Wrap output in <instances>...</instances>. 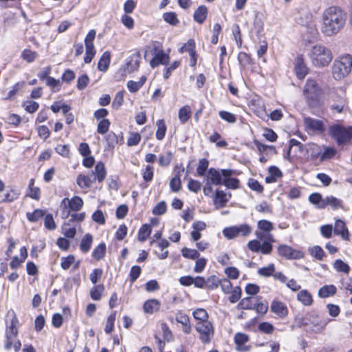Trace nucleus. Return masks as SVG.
<instances>
[{
  "mask_svg": "<svg viewBox=\"0 0 352 352\" xmlns=\"http://www.w3.org/2000/svg\"><path fill=\"white\" fill-rule=\"evenodd\" d=\"M346 19V13L340 8L329 7L322 13V32L329 36L337 34L344 27Z\"/></svg>",
  "mask_w": 352,
  "mask_h": 352,
  "instance_id": "f257e3e1",
  "label": "nucleus"
},
{
  "mask_svg": "<svg viewBox=\"0 0 352 352\" xmlns=\"http://www.w3.org/2000/svg\"><path fill=\"white\" fill-rule=\"evenodd\" d=\"M302 95L309 107H319L323 102V89L313 78H308L306 80L302 89Z\"/></svg>",
  "mask_w": 352,
  "mask_h": 352,
  "instance_id": "f03ea898",
  "label": "nucleus"
},
{
  "mask_svg": "<svg viewBox=\"0 0 352 352\" xmlns=\"http://www.w3.org/2000/svg\"><path fill=\"white\" fill-rule=\"evenodd\" d=\"M327 98L332 111L340 113L348 107L346 87L345 86L329 88Z\"/></svg>",
  "mask_w": 352,
  "mask_h": 352,
  "instance_id": "7ed1b4c3",
  "label": "nucleus"
},
{
  "mask_svg": "<svg viewBox=\"0 0 352 352\" xmlns=\"http://www.w3.org/2000/svg\"><path fill=\"white\" fill-rule=\"evenodd\" d=\"M330 320L324 318L316 312H310L300 319L299 326L307 332L320 333L323 331Z\"/></svg>",
  "mask_w": 352,
  "mask_h": 352,
  "instance_id": "20e7f679",
  "label": "nucleus"
},
{
  "mask_svg": "<svg viewBox=\"0 0 352 352\" xmlns=\"http://www.w3.org/2000/svg\"><path fill=\"white\" fill-rule=\"evenodd\" d=\"M309 57L312 65L318 67L328 65L333 58L331 50L322 45L313 46L309 53Z\"/></svg>",
  "mask_w": 352,
  "mask_h": 352,
  "instance_id": "39448f33",
  "label": "nucleus"
},
{
  "mask_svg": "<svg viewBox=\"0 0 352 352\" xmlns=\"http://www.w3.org/2000/svg\"><path fill=\"white\" fill-rule=\"evenodd\" d=\"M352 67V57L347 54L336 59L332 66V75L335 80H339L346 77Z\"/></svg>",
  "mask_w": 352,
  "mask_h": 352,
  "instance_id": "423d86ee",
  "label": "nucleus"
},
{
  "mask_svg": "<svg viewBox=\"0 0 352 352\" xmlns=\"http://www.w3.org/2000/svg\"><path fill=\"white\" fill-rule=\"evenodd\" d=\"M329 133L336 140L338 145H342L350 140L349 128H346L340 124L331 126Z\"/></svg>",
  "mask_w": 352,
  "mask_h": 352,
  "instance_id": "0eeeda50",
  "label": "nucleus"
},
{
  "mask_svg": "<svg viewBox=\"0 0 352 352\" xmlns=\"http://www.w3.org/2000/svg\"><path fill=\"white\" fill-rule=\"evenodd\" d=\"M18 324V319L14 316L12 318L10 324L6 327L4 348L7 351L12 349L13 342L17 338L19 333Z\"/></svg>",
  "mask_w": 352,
  "mask_h": 352,
  "instance_id": "6e6552de",
  "label": "nucleus"
},
{
  "mask_svg": "<svg viewBox=\"0 0 352 352\" xmlns=\"http://www.w3.org/2000/svg\"><path fill=\"white\" fill-rule=\"evenodd\" d=\"M195 329L199 333V339L203 343H209L214 336V328L209 320L197 322Z\"/></svg>",
  "mask_w": 352,
  "mask_h": 352,
  "instance_id": "1a4fd4ad",
  "label": "nucleus"
},
{
  "mask_svg": "<svg viewBox=\"0 0 352 352\" xmlns=\"http://www.w3.org/2000/svg\"><path fill=\"white\" fill-rule=\"evenodd\" d=\"M252 232V228L248 224H242L238 226H231L226 228L223 230V235L232 239L239 236H245L249 235Z\"/></svg>",
  "mask_w": 352,
  "mask_h": 352,
  "instance_id": "9d476101",
  "label": "nucleus"
},
{
  "mask_svg": "<svg viewBox=\"0 0 352 352\" xmlns=\"http://www.w3.org/2000/svg\"><path fill=\"white\" fill-rule=\"evenodd\" d=\"M277 253L280 256L287 260L300 259L304 257L303 252L285 244H281L278 247Z\"/></svg>",
  "mask_w": 352,
  "mask_h": 352,
  "instance_id": "9b49d317",
  "label": "nucleus"
},
{
  "mask_svg": "<svg viewBox=\"0 0 352 352\" xmlns=\"http://www.w3.org/2000/svg\"><path fill=\"white\" fill-rule=\"evenodd\" d=\"M66 202H67L69 206V209H66L63 211V214L65 215V217H68L70 214V211H79L83 206V201L81 197L79 196H74L71 199L68 198H65L61 201V206L64 205V207L66 208Z\"/></svg>",
  "mask_w": 352,
  "mask_h": 352,
  "instance_id": "f8f14e48",
  "label": "nucleus"
},
{
  "mask_svg": "<svg viewBox=\"0 0 352 352\" xmlns=\"http://www.w3.org/2000/svg\"><path fill=\"white\" fill-rule=\"evenodd\" d=\"M305 129L314 133H322L324 131L325 128L324 122L321 120L312 118L310 117H305L303 119Z\"/></svg>",
  "mask_w": 352,
  "mask_h": 352,
  "instance_id": "ddd939ff",
  "label": "nucleus"
},
{
  "mask_svg": "<svg viewBox=\"0 0 352 352\" xmlns=\"http://www.w3.org/2000/svg\"><path fill=\"white\" fill-rule=\"evenodd\" d=\"M296 22L300 25L307 28L313 35H315L317 32L315 25L312 21V14L309 12L301 13Z\"/></svg>",
  "mask_w": 352,
  "mask_h": 352,
  "instance_id": "4468645a",
  "label": "nucleus"
},
{
  "mask_svg": "<svg viewBox=\"0 0 352 352\" xmlns=\"http://www.w3.org/2000/svg\"><path fill=\"white\" fill-rule=\"evenodd\" d=\"M234 173V170L232 169H222V175L223 177V182L222 185L226 186L228 188H238L239 185V179L230 177Z\"/></svg>",
  "mask_w": 352,
  "mask_h": 352,
  "instance_id": "2eb2a0df",
  "label": "nucleus"
},
{
  "mask_svg": "<svg viewBox=\"0 0 352 352\" xmlns=\"http://www.w3.org/2000/svg\"><path fill=\"white\" fill-rule=\"evenodd\" d=\"M207 182L216 186L222 185L223 182L222 170L220 172L214 168H210L208 171Z\"/></svg>",
  "mask_w": 352,
  "mask_h": 352,
  "instance_id": "dca6fc26",
  "label": "nucleus"
},
{
  "mask_svg": "<svg viewBox=\"0 0 352 352\" xmlns=\"http://www.w3.org/2000/svg\"><path fill=\"white\" fill-rule=\"evenodd\" d=\"M327 206L331 207L333 210L341 209L343 208V201L333 195L327 196L324 197V201H323L320 207H323L324 209Z\"/></svg>",
  "mask_w": 352,
  "mask_h": 352,
  "instance_id": "f3484780",
  "label": "nucleus"
},
{
  "mask_svg": "<svg viewBox=\"0 0 352 352\" xmlns=\"http://www.w3.org/2000/svg\"><path fill=\"white\" fill-rule=\"evenodd\" d=\"M96 177H94V173H90L88 175H78L76 179L77 184L81 188H87L96 182Z\"/></svg>",
  "mask_w": 352,
  "mask_h": 352,
  "instance_id": "a211bd4d",
  "label": "nucleus"
},
{
  "mask_svg": "<svg viewBox=\"0 0 352 352\" xmlns=\"http://www.w3.org/2000/svg\"><path fill=\"white\" fill-rule=\"evenodd\" d=\"M295 71L299 79H303L308 73V68L305 65L302 56H298L296 59Z\"/></svg>",
  "mask_w": 352,
  "mask_h": 352,
  "instance_id": "6ab92c4d",
  "label": "nucleus"
},
{
  "mask_svg": "<svg viewBox=\"0 0 352 352\" xmlns=\"http://www.w3.org/2000/svg\"><path fill=\"white\" fill-rule=\"evenodd\" d=\"M333 232L336 235H340L343 239L349 240V233L343 221L340 219L336 221Z\"/></svg>",
  "mask_w": 352,
  "mask_h": 352,
  "instance_id": "aec40b11",
  "label": "nucleus"
},
{
  "mask_svg": "<svg viewBox=\"0 0 352 352\" xmlns=\"http://www.w3.org/2000/svg\"><path fill=\"white\" fill-rule=\"evenodd\" d=\"M271 310L280 318H285L288 314L287 306L279 301H273L271 305Z\"/></svg>",
  "mask_w": 352,
  "mask_h": 352,
  "instance_id": "412c9836",
  "label": "nucleus"
},
{
  "mask_svg": "<svg viewBox=\"0 0 352 352\" xmlns=\"http://www.w3.org/2000/svg\"><path fill=\"white\" fill-rule=\"evenodd\" d=\"M169 62V56L163 51L158 52L151 60L150 65L152 67H155L159 65H167Z\"/></svg>",
  "mask_w": 352,
  "mask_h": 352,
  "instance_id": "4be33fe9",
  "label": "nucleus"
},
{
  "mask_svg": "<svg viewBox=\"0 0 352 352\" xmlns=\"http://www.w3.org/2000/svg\"><path fill=\"white\" fill-rule=\"evenodd\" d=\"M160 306L161 303L158 300L151 299L144 302L143 309L145 313L153 314L160 309Z\"/></svg>",
  "mask_w": 352,
  "mask_h": 352,
  "instance_id": "5701e85b",
  "label": "nucleus"
},
{
  "mask_svg": "<svg viewBox=\"0 0 352 352\" xmlns=\"http://www.w3.org/2000/svg\"><path fill=\"white\" fill-rule=\"evenodd\" d=\"M248 336L243 333H237L234 336V342L236 345V349L240 351H246L249 349L248 346H245L244 344L248 341Z\"/></svg>",
  "mask_w": 352,
  "mask_h": 352,
  "instance_id": "b1692460",
  "label": "nucleus"
},
{
  "mask_svg": "<svg viewBox=\"0 0 352 352\" xmlns=\"http://www.w3.org/2000/svg\"><path fill=\"white\" fill-rule=\"evenodd\" d=\"M111 62V53L109 51L104 52L100 57L98 63V69L101 72H105L109 67Z\"/></svg>",
  "mask_w": 352,
  "mask_h": 352,
  "instance_id": "393cba45",
  "label": "nucleus"
},
{
  "mask_svg": "<svg viewBox=\"0 0 352 352\" xmlns=\"http://www.w3.org/2000/svg\"><path fill=\"white\" fill-rule=\"evenodd\" d=\"M91 173H94L96 180H98L99 182L104 181L107 175L104 163L102 162H98L95 166L94 171Z\"/></svg>",
  "mask_w": 352,
  "mask_h": 352,
  "instance_id": "a878e982",
  "label": "nucleus"
},
{
  "mask_svg": "<svg viewBox=\"0 0 352 352\" xmlns=\"http://www.w3.org/2000/svg\"><path fill=\"white\" fill-rule=\"evenodd\" d=\"M208 14V9L205 6H200L195 11L193 18L195 21L199 24H202Z\"/></svg>",
  "mask_w": 352,
  "mask_h": 352,
  "instance_id": "bb28decb",
  "label": "nucleus"
},
{
  "mask_svg": "<svg viewBox=\"0 0 352 352\" xmlns=\"http://www.w3.org/2000/svg\"><path fill=\"white\" fill-rule=\"evenodd\" d=\"M336 291V287L333 285H324L319 289L318 296L320 298H327L333 296Z\"/></svg>",
  "mask_w": 352,
  "mask_h": 352,
  "instance_id": "cd10ccee",
  "label": "nucleus"
},
{
  "mask_svg": "<svg viewBox=\"0 0 352 352\" xmlns=\"http://www.w3.org/2000/svg\"><path fill=\"white\" fill-rule=\"evenodd\" d=\"M298 300L301 302L304 305L309 306L313 302V299L311 294L307 290H301L297 295Z\"/></svg>",
  "mask_w": 352,
  "mask_h": 352,
  "instance_id": "c85d7f7f",
  "label": "nucleus"
},
{
  "mask_svg": "<svg viewBox=\"0 0 352 352\" xmlns=\"http://www.w3.org/2000/svg\"><path fill=\"white\" fill-rule=\"evenodd\" d=\"M303 144L296 139H291L289 140V146L287 152V155H289L292 151L295 153V155L302 153L303 152Z\"/></svg>",
  "mask_w": 352,
  "mask_h": 352,
  "instance_id": "c756f323",
  "label": "nucleus"
},
{
  "mask_svg": "<svg viewBox=\"0 0 352 352\" xmlns=\"http://www.w3.org/2000/svg\"><path fill=\"white\" fill-rule=\"evenodd\" d=\"M93 243V237L90 234H86L84 237L82 239L80 249L84 252L87 253L89 251L91 244Z\"/></svg>",
  "mask_w": 352,
  "mask_h": 352,
  "instance_id": "7c9ffc66",
  "label": "nucleus"
},
{
  "mask_svg": "<svg viewBox=\"0 0 352 352\" xmlns=\"http://www.w3.org/2000/svg\"><path fill=\"white\" fill-rule=\"evenodd\" d=\"M157 129L155 133V137L158 140H162L166 135V126L163 119L158 120L156 122Z\"/></svg>",
  "mask_w": 352,
  "mask_h": 352,
  "instance_id": "2f4dec72",
  "label": "nucleus"
},
{
  "mask_svg": "<svg viewBox=\"0 0 352 352\" xmlns=\"http://www.w3.org/2000/svg\"><path fill=\"white\" fill-rule=\"evenodd\" d=\"M106 254V245L104 243H100L96 247L92 252V256L97 261L101 260Z\"/></svg>",
  "mask_w": 352,
  "mask_h": 352,
  "instance_id": "473e14b6",
  "label": "nucleus"
},
{
  "mask_svg": "<svg viewBox=\"0 0 352 352\" xmlns=\"http://www.w3.org/2000/svg\"><path fill=\"white\" fill-rule=\"evenodd\" d=\"M162 18L165 22L173 26H176L179 23L177 15L174 12H164L162 15Z\"/></svg>",
  "mask_w": 352,
  "mask_h": 352,
  "instance_id": "72a5a7b5",
  "label": "nucleus"
},
{
  "mask_svg": "<svg viewBox=\"0 0 352 352\" xmlns=\"http://www.w3.org/2000/svg\"><path fill=\"white\" fill-rule=\"evenodd\" d=\"M309 201L318 209H323V207H320L322 206V203L324 201V198H322V196L320 193L314 192L311 194L309 196Z\"/></svg>",
  "mask_w": 352,
  "mask_h": 352,
  "instance_id": "f704fd0d",
  "label": "nucleus"
},
{
  "mask_svg": "<svg viewBox=\"0 0 352 352\" xmlns=\"http://www.w3.org/2000/svg\"><path fill=\"white\" fill-rule=\"evenodd\" d=\"M151 232V228L148 224L142 225L138 231V240L144 241Z\"/></svg>",
  "mask_w": 352,
  "mask_h": 352,
  "instance_id": "c9c22d12",
  "label": "nucleus"
},
{
  "mask_svg": "<svg viewBox=\"0 0 352 352\" xmlns=\"http://www.w3.org/2000/svg\"><path fill=\"white\" fill-rule=\"evenodd\" d=\"M192 315L196 320H199V322L208 321V314L204 309H196L193 311Z\"/></svg>",
  "mask_w": 352,
  "mask_h": 352,
  "instance_id": "e433bc0d",
  "label": "nucleus"
},
{
  "mask_svg": "<svg viewBox=\"0 0 352 352\" xmlns=\"http://www.w3.org/2000/svg\"><path fill=\"white\" fill-rule=\"evenodd\" d=\"M209 161L206 158H202L199 160L198 166L197 168V175L200 177L206 175V170L208 168Z\"/></svg>",
  "mask_w": 352,
  "mask_h": 352,
  "instance_id": "4c0bfd02",
  "label": "nucleus"
},
{
  "mask_svg": "<svg viewBox=\"0 0 352 352\" xmlns=\"http://www.w3.org/2000/svg\"><path fill=\"white\" fill-rule=\"evenodd\" d=\"M45 215V211L40 209L35 210L33 212H27L26 217L28 221L36 222Z\"/></svg>",
  "mask_w": 352,
  "mask_h": 352,
  "instance_id": "58836bf2",
  "label": "nucleus"
},
{
  "mask_svg": "<svg viewBox=\"0 0 352 352\" xmlns=\"http://www.w3.org/2000/svg\"><path fill=\"white\" fill-rule=\"evenodd\" d=\"M238 308L242 309H254L255 303L252 302V297H246L241 300L238 305Z\"/></svg>",
  "mask_w": 352,
  "mask_h": 352,
  "instance_id": "ea45409f",
  "label": "nucleus"
},
{
  "mask_svg": "<svg viewBox=\"0 0 352 352\" xmlns=\"http://www.w3.org/2000/svg\"><path fill=\"white\" fill-rule=\"evenodd\" d=\"M275 266L273 263L269 264L267 267H263L258 270V274L261 276L268 277L274 274Z\"/></svg>",
  "mask_w": 352,
  "mask_h": 352,
  "instance_id": "a19ab883",
  "label": "nucleus"
},
{
  "mask_svg": "<svg viewBox=\"0 0 352 352\" xmlns=\"http://www.w3.org/2000/svg\"><path fill=\"white\" fill-rule=\"evenodd\" d=\"M182 254L184 257L193 260L198 258L200 255L197 250L188 248H183L182 250Z\"/></svg>",
  "mask_w": 352,
  "mask_h": 352,
  "instance_id": "79ce46f5",
  "label": "nucleus"
},
{
  "mask_svg": "<svg viewBox=\"0 0 352 352\" xmlns=\"http://www.w3.org/2000/svg\"><path fill=\"white\" fill-rule=\"evenodd\" d=\"M182 187V181L179 177V171L171 179L170 182V188L173 192H178Z\"/></svg>",
  "mask_w": 352,
  "mask_h": 352,
  "instance_id": "37998d69",
  "label": "nucleus"
},
{
  "mask_svg": "<svg viewBox=\"0 0 352 352\" xmlns=\"http://www.w3.org/2000/svg\"><path fill=\"white\" fill-rule=\"evenodd\" d=\"M336 150L333 147H324L323 153L320 155V161H324L333 158L336 154Z\"/></svg>",
  "mask_w": 352,
  "mask_h": 352,
  "instance_id": "c03bdc74",
  "label": "nucleus"
},
{
  "mask_svg": "<svg viewBox=\"0 0 352 352\" xmlns=\"http://www.w3.org/2000/svg\"><path fill=\"white\" fill-rule=\"evenodd\" d=\"M103 290V285L94 286L90 291L91 298L94 300H99L101 298Z\"/></svg>",
  "mask_w": 352,
  "mask_h": 352,
  "instance_id": "a18cd8bd",
  "label": "nucleus"
},
{
  "mask_svg": "<svg viewBox=\"0 0 352 352\" xmlns=\"http://www.w3.org/2000/svg\"><path fill=\"white\" fill-rule=\"evenodd\" d=\"M224 273L230 279L236 280L240 275L239 270L235 267H228L224 270Z\"/></svg>",
  "mask_w": 352,
  "mask_h": 352,
  "instance_id": "49530a36",
  "label": "nucleus"
},
{
  "mask_svg": "<svg viewBox=\"0 0 352 352\" xmlns=\"http://www.w3.org/2000/svg\"><path fill=\"white\" fill-rule=\"evenodd\" d=\"M195 51V42L193 39H189L179 50L181 53L188 52L189 54H193Z\"/></svg>",
  "mask_w": 352,
  "mask_h": 352,
  "instance_id": "de8ad7c7",
  "label": "nucleus"
},
{
  "mask_svg": "<svg viewBox=\"0 0 352 352\" xmlns=\"http://www.w3.org/2000/svg\"><path fill=\"white\" fill-rule=\"evenodd\" d=\"M214 201H218L219 203L220 207H224L226 203L228 201L226 193L223 190H217Z\"/></svg>",
  "mask_w": 352,
  "mask_h": 352,
  "instance_id": "09e8293b",
  "label": "nucleus"
},
{
  "mask_svg": "<svg viewBox=\"0 0 352 352\" xmlns=\"http://www.w3.org/2000/svg\"><path fill=\"white\" fill-rule=\"evenodd\" d=\"M190 111L188 106L181 108L179 111V118L182 123H185L190 118Z\"/></svg>",
  "mask_w": 352,
  "mask_h": 352,
  "instance_id": "8fccbe9b",
  "label": "nucleus"
},
{
  "mask_svg": "<svg viewBox=\"0 0 352 352\" xmlns=\"http://www.w3.org/2000/svg\"><path fill=\"white\" fill-rule=\"evenodd\" d=\"M110 126V122L108 119H102L101 120L99 123L98 124L97 126V131L100 134H104L106 133L109 128Z\"/></svg>",
  "mask_w": 352,
  "mask_h": 352,
  "instance_id": "3c124183",
  "label": "nucleus"
},
{
  "mask_svg": "<svg viewBox=\"0 0 352 352\" xmlns=\"http://www.w3.org/2000/svg\"><path fill=\"white\" fill-rule=\"evenodd\" d=\"M221 280L215 275L209 276L206 279V284L208 288L210 289H216L220 285Z\"/></svg>",
  "mask_w": 352,
  "mask_h": 352,
  "instance_id": "603ef678",
  "label": "nucleus"
},
{
  "mask_svg": "<svg viewBox=\"0 0 352 352\" xmlns=\"http://www.w3.org/2000/svg\"><path fill=\"white\" fill-rule=\"evenodd\" d=\"M142 269L138 265H133L131 267L129 272V280L131 283H134L140 276Z\"/></svg>",
  "mask_w": 352,
  "mask_h": 352,
  "instance_id": "864d4df0",
  "label": "nucleus"
},
{
  "mask_svg": "<svg viewBox=\"0 0 352 352\" xmlns=\"http://www.w3.org/2000/svg\"><path fill=\"white\" fill-rule=\"evenodd\" d=\"M116 320V311L110 314L107 320V324L104 328V331L106 333H110L113 330L114 327V322Z\"/></svg>",
  "mask_w": 352,
  "mask_h": 352,
  "instance_id": "5fc2aeb1",
  "label": "nucleus"
},
{
  "mask_svg": "<svg viewBox=\"0 0 352 352\" xmlns=\"http://www.w3.org/2000/svg\"><path fill=\"white\" fill-rule=\"evenodd\" d=\"M63 234L67 238H74L76 234L74 227H70L68 223H65L62 227Z\"/></svg>",
  "mask_w": 352,
  "mask_h": 352,
  "instance_id": "6e6d98bb",
  "label": "nucleus"
},
{
  "mask_svg": "<svg viewBox=\"0 0 352 352\" xmlns=\"http://www.w3.org/2000/svg\"><path fill=\"white\" fill-rule=\"evenodd\" d=\"M96 30H91L85 36V47H94V41L95 39V37H96Z\"/></svg>",
  "mask_w": 352,
  "mask_h": 352,
  "instance_id": "4d7b16f0",
  "label": "nucleus"
},
{
  "mask_svg": "<svg viewBox=\"0 0 352 352\" xmlns=\"http://www.w3.org/2000/svg\"><path fill=\"white\" fill-rule=\"evenodd\" d=\"M220 118L229 123H234L236 121V116L226 111H221L219 113Z\"/></svg>",
  "mask_w": 352,
  "mask_h": 352,
  "instance_id": "13d9d810",
  "label": "nucleus"
},
{
  "mask_svg": "<svg viewBox=\"0 0 352 352\" xmlns=\"http://www.w3.org/2000/svg\"><path fill=\"white\" fill-rule=\"evenodd\" d=\"M173 154L170 151L167 152L165 155H162L159 158V164L161 166L166 167L169 166L172 160Z\"/></svg>",
  "mask_w": 352,
  "mask_h": 352,
  "instance_id": "bf43d9fd",
  "label": "nucleus"
},
{
  "mask_svg": "<svg viewBox=\"0 0 352 352\" xmlns=\"http://www.w3.org/2000/svg\"><path fill=\"white\" fill-rule=\"evenodd\" d=\"M21 57L28 63H32L37 57V54L36 52L31 51L30 50H24L22 52Z\"/></svg>",
  "mask_w": 352,
  "mask_h": 352,
  "instance_id": "052dcab7",
  "label": "nucleus"
},
{
  "mask_svg": "<svg viewBox=\"0 0 352 352\" xmlns=\"http://www.w3.org/2000/svg\"><path fill=\"white\" fill-rule=\"evenodd\" d=\"M89 78L87 74H83L78 77L77 80V89L78 90H83L89 84Z\"/></svg>",
  "mask_w": 352,
  "mask_h": 352,
  "instance_id": "680f3d73",
  "label": "nucleus"
},
{
  "mask_svg": "<svg viewBox=\"0 0 352 352\" xmlns=\"http://www.w3.org/2000/svg\"><path fill=\"white\" fill-rule=\"evenodd\" d=\"M333 265L335 269L338 272L348 273L350 270L348 264L340 259L336 260Z\"/></svg>",
  "mask_w": 352,
  "mask_h": 352,
  "instance_id": "e2e57ef3",
  "label": "nucleus"
},
{
  "mask_svg": "<svg viewBox=\"0 0 352 352\" xmlns=\"http://www.w3.org/2000/svg\"><path fill=\"white\" fill-rule=\"evenodd\" d=\"M231 295L229 297V300L232 303L236 302L241 296V289L240 287H235L232 290H231Z\"/></svg>",
  "mask_w": 352,
  "mask_h": 352,
  "instance_id": "0e129e2a",
  "label": "nucleus"
},
{
  "mask_svg": "<svg viewBox=\"0 0 352 352\" xmlns=\"http://www.w3.org/2000/svg\"><path fill=\"white\" fill-rule=\"evenodd\" d=\"M139 65L140 56L138 55L131 57V60L127 63V67L130 72L138 70Z\"/></svg>",
  "mask_w": 352,
  "mask_h": 352,
  "instance_id": "69168bd1",
  "label": "nucleus"
},
{
  "mask_svg": "<svg viewBox=\"0 0 352 352\" xmlns=\"http://www.w3.org/2000/svg\"><path fill=\"white\" fill-rule=\"evenodd\" d=\"M19 195V192L15 190H10L4 195L3 202H12L17 199Z\"/></svg>",
  "mask_w": 352,
  "mask_h": 352,
  "instance_id": "338daca9",
  "label": "nucleus"
},
{
  "mask_svg": "<svg viewBox=\"0 0 352 352\" xmlns=\"http://www.w3.org/2000/svg\"><path fill=\"white\" fill-rule=\"evenodd\" d=\"M75 257L73 255H69L61 258L60 266L63 270H68L74 262Z\"/></svg>",
  "mask_w": 352,
  "mask_h": 352,
  "instance_id": "774afa93",
  "label": "nucleus"
}]
</instances>
